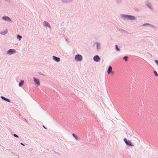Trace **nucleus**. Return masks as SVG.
<instances>
[{
  "label": "nucleus",
  "instance_id": "nucleus-8",
  "mask_svg": "<svg viewBox=\"0 0 158 158\" xmlns=\"http://www.w3.org/2000/svg\"><path fill=\"white\" fill-rule=\"evenodd\" d=\"M124 141L127 145L130 146H132L131 142L130 141H127L126 138L124 139Z\"/></svg>",
  "mask_w": 158,
  "mask_h": 158
},
{
  "label": "nucleus",
  "instance_id": "nucleus-20",
  "mask_svg": "<svg viewBox=\"0 0 158 158\" xmlns=\"http://www.w3.org/2000/svg\"><path fill=\"white\" fill-rule=\"evenodd\" d=\"M154 74L155 75V76H157V77L158 76V74L157 73L156 71H154Z\"/></svg>",
  "mask_w": 158,
  "mask_h": 158
},
{
  "label": "nucleus",
  "instance_id": "nucleus-1",
  "mask_svg": "<svg viewBox=\"0 0 158 158\" xmlns=\"http://www.w3.org/2000/svg\"><path fill=\"white\" fill-rule=\"evenodd\" d=\"M121 18L124 20H135L136 19L135 17L130 15H126L122 14L120 15Z\"/></svg>",
  "mask_w": 158,
  "mask_h": 158
},
{
  "label": "nucleus",
  "instance_id": "nucleus-9",
  "mask_svg": "<svg viewBox=\"0 0 158 158\" xmlns=\"http://www.w3.org/2000/svg\"><path fill=\"white\" fill-rule=\"evenodd\" d=\"M16 52L15 50L14 49H9L7 52V53L10 55L15 53Z\"/></svg>",
  "mask_w": 158,
  "mask_h": 158
},
{
  "label": "nucleus",
  "instance_id": "nucleus-22",
  "mask_svg": "<svg viewBox=\"0 0 158 158\" xmlns=\"http://www.w3.org/2000/svg\"><path fill=\"white\" fill-rule=\"evenodd\" d=\"M116 2H117L118 3H119L121 2V0H116Z\"/></svg>",
  "mask_w": 158,
  "mask_h": 158
},
{
  "label": "nucleus",
  "instance_id": "nucleus-25",
  "mask_svg": "<svg viewBox=\"0 0 158 158\" xmlns=\"http://www.w3.org/2000/svg\"><path fill=\"white\" fill-rule=\"evenodd\" d=\"M14 136L15 137H17V138H18V137H18V136L17 135H16V134H14Z\"/></svg>",
  "mask_w": 158,
  "mask_h": 158
},
{
  "label": "nucleus",
  "instance_id": "nucleus-12",
  "mask_svg": "<svg viewBox=\"0 0 158 158\" xmlns=\"http://www.w3.org/2000/svg\"><path fill=\"white\" fill-rule=\"evenodd\" d=\"M53 59L57 62H59L60 61V59L59 57H57L55 56H53Z\"/></svg>",
  "mask_w": 158,
  "mask_h": 158
},
{
  "label": "nucleus",
  "instance_id": "nucleus-11",
  "mask_svg": "<svg viewBox=\"0 0 158 158\" xmlns=\"http://www.w3.org/2000/svg\"><path fill=\"white\" fill-rule=\"evenodd\" d=\"M33 79L35 83L36 84L38 85H39L40 84L39 80L35 77H34Z\"/></svg>",
  "mask_w": 158,
  "mask_h": 158
},
{
  "label": "nucleus",
  "instance_id": "nucleus-24",
  "mask_svg": "<svg viewBox=\"0 0 158 158\" xmlns=\"http://www.w3.org/2000/svg\"><path fill=\"white\" fill-rule=\"evenodd\" d=\"M155 62L157 64L158 66V61L157 60H155Z\"/></svg>",
  "mask_w": 158,
  "mask_h": 158
},
{
  "label": "nucleus",
  "instance_id": "nucleus-7",
  "mask_svg": "<svg viewBox=\"0 0 158 158\" xmlns=\"http://www.w3.org/2000/svg\"><path fill=\"white\" fill-rule=\"evenodd\" d=\"M2 19L6 21H9L10 22L11 21V19L7 16H5L2 17Z\"/></svg>",
  "mask_w": 158,
  "mask_h": 158
},
{
  "label": "nucleus",
  "instance_id": "nucleus-17",
  "mask_svg": "<svg viewBox=\"0 0 158 158\" xmlns=\"http://www.w3.org/2000/svg\"><path fill=\"white\" fill-rule=\"evenodd\" d=\"M96 44H97V48L98 49H99L100 48V44L98 43H96Z\"/></svg>",
  "mask_w": 158,
  "mask_h": 158
},
{
  "label": "nucleus",
  "instance_id": "nucleus-15",
  "mask_svg": "<svg viewBox=\"0 0 158 158\" xmlns=\"http://www.w3.org/2000/svg\"><path fill=\"white\" fill-rule=\"evenodd\" d=\"M7 32L6 30H4L0 32V33L2 35H5Z\"/></svg>",
  "mask_w": 158,
  "mask_h": 158
},
{
  "label": "nucleus",
  "instance_id": "nucleus-2",
  "mask_svg": "<svg viewBox=\"0 0 158 158\" xmlns=\"http://www.w3.org/2000/svg\"><path fill=\"white\" fill-rule=\"evenodd\" d=\"M75 59L77 61H81L82 59V57L81 55H77L75 56Z\"/></svg>",
  "mask_w": 158,
  "mask_h": 158
},
{
  "label": "nucleus",
  "instance_id": "nucleus-27",
  "mask_svg": "<svg viewBox=\"0 0 158 158\" xmlns=\"http://www.w3.org/2000/svg\"><path fill=\"white\" fill-rule=\"evenodd\" d=\"M21 145H23V146H24V144H23V143H21Z\"/></svg>",
  "mask_w": 158,
  "mask_h": 158
},
{
  "label": "nucleus",
  "instance_id": "nucleus-14",
  "mask_svg": "<svg viewBox=\"0 0 158 158\" xmlns=\"http://www.w3.org/2000/svg\"><path fill=\"white\" fill-rule=\"evenodd\" d=\"M24 83V82L23 80H22L21 82L19 84V86H21L22 85H23Z\"/></svg>",
  "mask_w": 158,
  "mask_h": 158
},
{
  "label": "nucleus",
  "instance_id": "nucleus-10",
  "mask_svg": "<svg viewBox=\"0 0 158 158\" xmlns=\"http://www.w3.org/2000/svg\"><path fill=\"white\" fill-rule=\"evenodd\" d=\"M93 59L94 61L98 62L100 61V58L99 56L96 55L94 56Z\"/></svg>",
  "mask_w": 158,
  "mask_h": 158
},
{
  "label": "nucleus",
  "instance_id": "nucleus-23",
  "mask_svg": "<svg viewBox=\"0 0 158 158\" xmlns=\"http://www.w3.org/2000/svg\"><path fill=\"white\" fill-rule=\"evenodd\" d=\"M73 0H68V2L69 3H70L73 2Z\"/></svg>",
  "mask_w": 158,
  "mask_h": 158
},
{
  "label": "nucleus",
  "instance_id": "nucleus-21",
  "mask_svg": "<svg viewBox=\"0 0 158 158\" xmlns=\"http://www.w3.org/2000/svg\"><path fill=\"white\" fill-rule=\"evenodd\" d=\"M115 47H116V50L117 51H119V49L118 48L117 46L116 45H115Z\"/></svg>",
  "mask_w": 158,
  "mask_h": 158
},
{
  "label": "nucleus",
  "instance_id": "nucleus-19",
  "mask_svg": "<svg viewBox=\"0 0 158 158\" xmlns=\"http://www.w3.org/2000/svg\"><path fill=\"white\" fill-rule=\"evenodd\" d=\"M123 59L125 61H127V60L128 57L127 56H124L123 57Z\"/></svg>",
  "mask_w": 158,
  "mask_h": 158
},
{
  "label": "nucleus",
  "instance_id": "nucleus-3",
  "mask_svg": "<svg viewBox=\"0 0 158 158\" xmlns=\"http://www.w3.org/2000/svg\"><path fill=\"white\" fill-rule=\"evenodd\" d=\"M145 4L147 7L149 8L150 10H152L153 9L152 8V6L150 3L148 2H145Z\"/></svg>",
  "mask_w": 158,
  "mask_h": 158
},
{
  "label": "nucleus",
  "instance_id": "nucleus-26",
  "mask_svg": "<svg viewBox=\"0 0 158 158\" xmlns=\"http://www.w3.org/2000/svg\"><path fill=\"white\" fill-rule=\"evenodd\" d=\"M73 136H74V137H75V138L76 137L75 136V135H74V134H73Z\"/></svg>",
  "mask_w": 158,
  "mask_h": 158
},
{
  "label": "nucleus",
  "instance_id": "nucleus-4",
  "mask_svg": "<svg viewBox=\"0 0 158 158\" xmlns=\"http://www.w3.org/2000/svg\"><path fill=\"white\" fill-rule=\"evenodd\" d=\"M107 73L108 74H113V72L112 71V68L111 66H110L107 69Z\"/></svg>",
  "mask_w": 158,
  "mask_h": 158
},
{
  "label": "nucleus",
  "instance_id": "nucleus-6",
  "mask_svg": "<svg viewBox=\"0 0 158 158\" xmlns=\"http://www.w3.org/2000/svg\"><path fill=\"white\" fill-rule=\"evenodd\" d=\"M43 25L47 28H48L50 29L51 28V27L49 23L47 21H44L43 23Z\"/></svg>",
  "mask_w": 158,
  "mask_h": 158
},
{
  "label": "nucleus",
  "instance_id": "nucleus-16",
  "mask_svg": "<svg viewBox=\"0 0 158 158\" xmlns=\"http://www.w3.org/2000/svg\"><path fill=\"white\" fill-rule=\"evenodd\" d=\"M1 98L2 99H3L4 100L6 101H8V102H10V100L9 99H6L3 97H2Z\"/></svg>",
  "mask_w": 158,
  "mask_h": 158
},
{
  "label": "nucleus",
  "instance_id": "nucleus-18",
  "mask_svg": "<svg viewBox=\"0 0 158 158\" xmlns=\"http://www.w3.org/2000/svg\"><path fill=\"white\" fill-rule=\"evenodd\" d=\"M17 37L18 39H19V40H20L22 38V36L19 35H18Z\"/></svg>",
  "mask_w": 158,
  "mask_h": 158
},
{
  "label": "nucleus",
  "instance_id": "nucleus-28",
  "mask_svg": "<svg viewBox=\"0 0 158 158\" xmlns=\"http://www.w3.org/2000/svg\"><path fill=\"white\" fill-rule=\"evenodd\" d=\"M43 127L45 129H46V128L44 126H43Z\"/></svg>",
  "mask_w": 158,
  "mask_h": 158
},
{
  "label": "nucleus",
  "instance_id": "nucleus-5",
  "mask_svg": "<svg viewBox=\"0 0 158 158\" xmlns=\"http://www.w3.org/2000/svg\"><path fill=\"white\" fill-rule=\"evenodd\" d=\"M141 26H149L152 29H156V28L155 26H153L151 25V24L148 23H144L143 25H142Z\"/></svg>",
  "mask_w": 158,
  "mask_h": 158
},
{
  "label": "nucleus",
  "instance_id": "nucleus-13",
  "mask_svg": "<svg viewBox=\"0 0 158 158\" xmlns=\"http://www.w3.org/2000/svg\"><path fill=\"white\" fill-rule=\"evenodd\" d=\"M61 1L62 4H66L69 3L68 0H61Z\"/></svg>",
  "mask_w": 158,
  "mask_h": 158
}]
</instances>
